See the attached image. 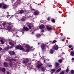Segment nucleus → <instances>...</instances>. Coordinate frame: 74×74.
Returning a JSON list of instances; mask_svg holds the SVG:
<instances>
[{
    "label": "nucleus",
    "instance_id": "nucleus-1",
    "mask_svg": "<svg viewBox=\"0 0 74 74\" xmlns=\"http://www.w3.org/2000/svg\"><path fill=\"white\" fill-rule=\"evenodd\" d=\"M47 45L45 44H43L41 45V47L42 52H44V51H46L45 47H47Z\"/></svg>",
    "mask_w": 74,
    "mask_h": 74
},
{
    "label": "nucleus",
    "instance_id": "nucleus-2",
    "mask_svg": "<svg viewBox=\"0 0 74 74\" xmlns=\"http://www.w3.org/2000/svg\"><path fill=\"white\" fill-rule=\"evenodd\" d=\"M25 47L27 49L26 50L27 52H29V51H31V50H32V47H30V46L28 44L26 45Z\"/></svg>",
    "mask_w": 74,
    "mask_h": 74
},
{
    "label": "nucleus",
    "instance_id": "nucleus-3",
    "mask_svg": "<svg viewBox=\"0 0 74 74\" xmlns=\"http://www.w3.org/2000/svg\"><path fill=\"white\" fill-rule=\"evenodd\" d=\"M2 4V9H7L8 7V6L5 3H1Z\"/></svg>",
    "mask_w": 74,
    "mask_h": 74
},
{
    "label": "nucleus",
    "instance_id": "nucleus-4",
    "mask_svg": "<svg viewBox=\"0 0 74 74\" xmlns=\"http://www.w3.org/2000/svg\"><path fill=\"white\" fill-rule=\"evenodd\" d=\"M29 30V29L28 27L24 26L22 29L21 30V32L23 33H23H24V32H27V31H28Z\"/></svg>",
    "mask_w": 74,
    "mask_h": 74
},
{
    "label": "nucleus",
    "instance_id": "nucleus-5",
    "mask_svg": "<svg viewBox=\"0 0 74 74\" xmlns=\"http://www.w3.org/2000/svg\"><path fill=\"white\" fill-rule=\"evenodd\" d=\"M16 48L17 49H20L21 50V51H25V49L21 45H17L16 47Z\"/></svg>",
    "mask_w": 74,
    "mask_h": 74
},
{
    "label": "nucleus",
    "instance_id": "nucleus-6",
    "mask_svg": "<svg viewBox=\"0 0 74 74\" xmlns=\"http://www.w3.org/2000/svg\"><path fill=\"white\" fill-rule=\"evenodd\" d=\"M29 59L28 58H26L25 59L23 60V64H26L29 62Z\"/></svg>",
    "mask_w": 74,
    "mask_h": 74
},
{
    "label": "nucleus",
    "instance_id": "nucleus-7",
    "mask_svg": "<svg viewBox=\"0 0 74 74\" xmlns=\"http://www.w3.org/2000/svg\"><path fill=\"white\" fill-rule=\"evenodd\" d=\"M46 27L48 31H51V30H52V28L51 27H49L48 25H46Z\"/></svg>",
    "mask_w": 74,
    "mask_h": 74
},
{
    "label": "nucleus",
    "instance_id": "nucleus-8",
    "mask_svg": "<svg viewBox=\"0 0 74 74\" xmlns=\"http://www.w3.org/2000/svg\"><path fill=\"white\" fill-rule=\"evenodd\" d=\"M53 48L55 50H58V49H59V46L58 45H56L54 46L53 47Z\"/></svg>",
    "mask_w": 74,
    "mask_h": 74
},
{
    "label": "nucleus",
    "instance_id": "nucleus-9",
    "mask_svg": "<svg viewBox=\"0 0 74 74\" xmlns=\"http://www.w3.org/2000/svg\"><path fill=\"white\" fill-rule=\"evenodd\" d=\"M9 43L10 45H11V46H10V48H12L14 47V44L12 42H9Z\"/></svg>",
    "mask_w": 74,
    "mask_h": 74
},
{
    "label": "nucleus",
    "instance_id": "nucleus-10",
    "mask_svg": "<svg viewBox=\"0 0 74 74\" xmlns=\"http://www.w3.org/2000/svg\"><path fill=\"white\" fill-rule=\"evenodd\" d=\"M9 53L11 55H14L15 53V52L14 51H10Z\"/></svg>",
    "mask_w": 74,
    "mask_h": 74
},
{
    "label": "nucleus",
    "instance_id": "nucleus-11",
    "mask_svg": "<svg viewBox=\"0 0 74 74\" xmlns=\"http://www.w3.org/2000/svg\"><path fill=\"white\" fill-rule=\"evenodd\" d=\"M39 12L38 10L35 11L34 12V15H38L39 14Z\"/></svg>",
    "mask_w": 74,
    "mask_h": 74
},
{
    "label": "nucleus",
    "instance_id": "nucleus-12",
    "mask_svg": "<svg viewBox=\"0 0 74 74\" xmlns=\"http://www.w3.org/2000/svg\"><path fill=\"white\" fill-rule=\"evenodd\" d=\"M42 65H43V64L42 63L38 64L36 66L37 69H38V68H40L42 66Z\"/></svg>",
    "mask_w": 74,
    "mask_h": 74
},
{
    "label": "nucleus",
    "instance_id": "nucleus-13",
    "mask_svg": "<svg viewBox=\"0 0 74 74\" xmlns=\"http://www.w3.org/2000/svg\"><path fill=\"white\" fill-rule=\"evenodd\" d=\"M39 27L40 29H44L45 28V26L43 25H41L39 26Z\"/></svg>",
    "mask_w": 74,
    "mask_h": 74
},
{
    "label": "nucleus",
    "instance_id": "nucleus-14",
    "mask_svg": "<svg viewBox=\"0 0 74 74\" xmlns=\"http://www.w3.org/2000/svg\"><path fill=\"white\" fill-rule=\"evenodd\" d=\"M3 65L5 67H8V65L7 63V62H4Z\"/></svg>",
    "mask_w": 74,
    "mask_h": 74
},
{
    "label": "nucleus",
    "instance_id": "nucleus-15",
    "mask_svg": "<svg viewBox=\"0 0 74 74\" xmlns=\"http://www.w3.org/2000/svg\"><path fill=\"white\" fill-rule=\"evenodd\" d=\"M49 52L51 54H53V52H54V51L53 49H51L50 50Z\"/></svg>",
    "mask_w": 74,
    "mask_h": 74
},
{
    "label": "nucleus",
    "instance_id": "nucleus-16",
    "mask_svg": "<svg viewBox=\"0 0 74 74\" xmlns=\"http://www.w3.org/2000/svg\"><path fill=\"white\" fill-rule=\"evenodd\" d=\"M25 12V10H19V13L22 14Z\"/></svg>",
    "mask_w": 74,
    "mask_h": 74
},
{
    "label": "nucleus",
    "instance_id": "nucleus-17",
    "mask_svg": "<svg viewBox=\"0 0 74 74\" xmlns=\"http://www.w3.org/2000/svg\"><path fill=\"white\" fill-rule=\"evenodd\" d=\"M71 55L72 56H74V51H71Z\"/></svg>",
    "mask_w": 74,
    "mask_h": 74
},
{
    "label": "nucleus",
    "instance_id": "nucleus-18",
    "mask_svg": "<svg viewBox=\"0 0 74 74\" xmlns=\"http://www.w3.org/2000/svg\"><path fill=\"white\" fill-rule=\"evenodd\" d=\"M28 26L29 27V28L30 29H32V27H33V25L32 24H29L28 25Z\"/></svg>",
    "mask_w": 74,
    "mask_h": 74
},
{
    "label": "nucleus",
    "instance_id": "nucleus-19",
    "mask_svg": "<svg viewBox=\"0 0 74 74\" xmlns=\"http://www.w3.org/2000/svg\"><path fill=\"white\" fill-rule=\"evenodd\" d=\"M2 72H3V73H5V69L4 68H2V70L1 71Z\"/></svg>",
    "mask_w": 74,
    "mask_h": 74
},
{
    "label": "nucleus",
    "instance_id": "nucleus-20",
    "mask_svg": "<svg viewBox=\"0 0 74 74\" xmlns=\"http://www.w3.org/2000/svg\"><path fill=\"white\" fill-rule=\"evenodd\" d=\"M55 66L56 67H58L59 66V64L58 62H56L55 63Z\"/></svg>",
    "mask_w": 74,
    "mask_h": 74
},
{
    "label": "nucleus",
    "instance_id": "nucleus-21",
    "mask_svg": "<svg viewBox=\"0 0 74 74\" xmlns=\"http://www.w3.org/2000/svg\"><path fill=\"white\" fill-rule=\"evenodd\" d=\"M11 27L10 26H8L7 27V30H11Z\"/></svg>",
    "mask_w": 74,
    "mask_h": 74
},
{
    "label": "nucleus",
    "instance_id": "nucleus-22",
    "mask_svg": "<svg viewBox=\"0 0 74 74\" xmlns=\"http://www.w3.org/2000/svg\"><path fill=\"white\" fill-rule=\"evenodd\" d=\"M62 69H61V68H60L58 70H57L56 72L57 73H59L60 71V70H61Z\"/></svg>",
    "mask_w": 74,
    "mask_h": 74
},
{
    "label": "nucleus",
    "instance_id": "nucleus-23",
    "mask_svg": "<svg viewBox=\"0 0 74 74\" xmlns=\"http://www.w3.org/2000/svg\"><path fill=\"white\" fill-rule=\"evenodd\" d=\"M41 35L40 34H38L37 36H36V37L37 38H40V36H41Z\"/></svg>",
    "mask_w": 74,
    "mask_h": 74
},
{
    "label": "nucleus",
    "instance_id": "nucleus-24",
    "mask_svg": "<svg viewBox=\"0 0 74 74\" xmlns=\"http://www.w3.org/2000/svg\"><path fill=\"white\" fill-rule=\"evenodd\" d=\"M10 49V47H7L5 48V51H8V49Z\"/></svg>",
    "mask_w": 74,
    "mask_h": 74
},
{
    "label": "nucleus",
    "instance_id": "nucleus-25",
    "mask_svg": "<svg viewBox=\"0 0 74 74\" xmlns=\"http://www.w3.org/2000/svg\"><path fill=\"white\" fill-rule=\"evenodd\" d=\"M0 41L1 42V44H4V42H3V40L1 39L0 40Z\"/></svg>",
    "mask_w": 74,
    "mask_h": 74
},
{
    "label": "nucleus",
    "instance_id": "nucleus-26",
    "mask_svg": "<svg viewBox=\"0 0 74 74\" xmlns=\"http://www.w3.org/2000/svg\"><path fill=\"white\" fill-rule=\"evenodd\" d=\"M58 62L59 63H62L63 62V60L61 59H60L58 60Z\"/></svg>",
    "mask_w": 74,
    "mask_h": 74
},
{
    "label": "nucleus",
    "instance_id": "nucleus-27",
    "mask_svg": "<svg viewBox=\"0 0 74 74\" xmlns=\"http://www.w3.org/2000/svg\"><path fill=\"white\" fill-rule=\"evenodd\" d=\"M41 69L43 71H45V70H44L45 69L44 67H41Z\"/></svg>",
    "mask_w": 74,
    "mask_h": 74
},
{
    "label": "nucleus",
    "instance_id": "nucleus-28",
    "mask_svg": "<svg viewBox=\"0 0 74 74\" xmlns=\"http://www.w3.org/2000/svg\"><path fill=\"white\" fill-rule=\"evenodd\" d=\"M51 71H53V72H55V71H56V70H55V69H52L51 70Z\"/></svg>",
    "mask_w": 74,
    "mask_h": 74
},
{
    "label": "nucleus",
    "instance_id": "nucleus-29",
    "mask_svg": "<svg viewBox=\"0 0 74 74\" xmlns=\"http://www.w3.org/2000/svg\"><path fill=\"white\" fill-rule=\"evenodd\" d=\"M71 73L72 74H74V71L73 70H72L71 71Z\"/></svg>",
    "mask_w": 74,
    "mask_h": 74
},
{
    "label": "nucleus",
    "instance_id": "nucleus-30",
    "mask_svg": "<svg viewBox=\"0 0 74 74\" xmlns=\"http://www.w3.org/2000/svg\"><path fill=\"white\" fill-rule=\"evenodd\" d=\"M51 22H52L53 23H55V20L54 19H52L51 20Z\"/></svg>",
    "mask_w": 74,
    "mask_h": 74
},
{
    "label": "nucleus",
    "instance_id": "nucleus-31",
    "mask_svg": "<svg viewBox=\"0 0 74 74\" xmlns=\"http://www.w3.org/2000/svg\"><path fill=\"white\" fill-rule=\"evenodd\" d=\"M69 71V68H67L66 70V73H68Z\"/></svg>",
    "mask_w": 74,
    "mask_h": 74
},
{
    "label": "nucleus",
    "instance_id": "nucleus-32",
    "mask_svg": "<svg viewBox=\"0 0 74 74\" xmlns=\"http://www.w3.org/2000/svg\"><path fill=\"white\" fill-rule=\"evenodd\" d=\"M57 42V41L56 40H54L53 41V44H55V42Z\"/></svg>",
    "mask_w": 74,
    "mask_h": 74
},
{
    "label": "nucleus",
    "instance_id": "nucleus-33",
    "mask_svg": "<svg viewBox=\"0 0 74 74\" xmlns=\"http://www.w3.org/2000/svg\"><path fill=\"white\" fill-rule=\"evenodd\" d=\"M60 74H64V71H63Z\"/></svg>",
    "mask_w": 74,
    "mask_h": 74
},
{
    "label": "nucleus",
    "instance_id": "nucleus-34",
    "mask_svg": "<svg viewBox=\"0 0 74 74\" xmlns=\"http://www.w3.org/2000/svg\"><path fill=\"white\" fill-rule=\"evenodd\" d=\"M10 67H12V62H11L10 63Z\"/></svg>",
    "mask_w": 74,
    "mask_h": 74
},
{
    "label": "nucleus",
    "instance_id": "nucleus-35",
    "mask_svg": "<svg viewBox=\"0 0 74 74\" xmlns=\"http://www.w3.org/2000/svg\"><path fill=\"white\" fill-rule=\"evenodd\" d=\"M25 19L24 18H22L21 19V21H23H23H25Z\"/></svg>",
    "mask_w": 74,
    "mask_h": 74
},
{
    "label": "nucleus",
    "instance_id": "nucleus-36",
    "mask_svg": "<svg viewBox=\"0 0 74 74\" xmlns=\"http://www.w3.org/2000/svg\"><path fill=\"white\" fill-rule=\"evenodd\" d=\"M9 61H10V62H13V59H10L9 60Z\"/></svg>",
    "mask_w": 74,
    "mask_h": 74
},
{
    "label": "nucleus",
    "instance_id": "nucleus-37",
    "mask_svg": "<svg viewBox=\"0 0 74 74\" xmlns=\"http://www.w3.org/2000/svg\"><path fill=\"white\" fill-rule=\"evenodd\" d=\"M68 47L69 48H72V46L70 45Z\"/></svg>",
    "mask_w": 74,
    "mask_h": 74
},
{
    "label": "nucleus",
    "instance_id": "nucleus-38",
    "mask_svg": "<svg viewBox=\"0 0 74 74\" xmlns=\"http://www.w3.org/2000/svg\"><path fill=\"white\" fill-rule=\"evenodd\" d=\"M41 32L42 33H43V32H44V29H42L41 30Z\"/></svg>",
    "mask_w": 74,
    "mask_h": 74
},
{
    "label": "nucleus",
    "instance_id": "nucleus-39",
    "mask_svg": "<svg viewBox=\"0 0 74 74\" xmlns=\"http://www.w3.org/2000/svg\"><path fill=\"white\" fill-rule=\"evenodd\" d=\"M47 19L48 21H50V18H49V17H48L47 18Z\"/></svg>",
    "mask_w": 74,
    "mask_h": 74
},
{
    "label": "nucleus",
    "instance_id": "nucleus-40",
    "mask_svg": "<svg viewBox=\"0 0 74 74\" xmlns=\"http://www.w3.org/2000/svg\"><path fill=\"white\" fill-rule=\"evenodd\" d=\"M7 74H11V73H10V72L9 71H7Z\"/></svg>",
    "mask_w": 74,
    "mask_h": 74
},
{
    "label": "nucleus",
    "instance_id": "nucleus-41",
    "mask_svg": "<svg viewBox=\"0 0 74 74\" xmlns=\"http://www.w3.org/2000/svg\"><path fill=\"white\" fill-rule=\"evenodd\" d=\"M38 63L39 64H41V62H40V61H38Z\"/></svg>",
    "mask_w": 74,
    "mask_h": 74
},
{
    "label": "nucleus",
    "instance_id": "nucleus-42",
    "mask_svg": "<svg viewBox=\"0 0 74 74\" xmlns=\"http://www.w3.org/2000/svg\"><path fill=\"white\" fill-rule=\"evenodd\" d=\"M2 67H0V71H1L2 70Z\"/></svg>",
    "mask_w": 74,
    "mask_h": 74
},
{
    "label": "nucleus",
    "instance_id": "nucleus-43",
    "mask_svg": "<svg viewBox=\"0 0 74 74\" xmlns=\"http://www.w3.org/2000/svg\"><path fill=\"white\" fill-rule=\"evenodd\" d=\"M71 60H72V61H74V58H73L71 59Z\"/></svg>",
    "mask_w": 74,
    "mask_h": 74
},
{
    "label": "nucleus",
    "instance_id": "nucleus-44",
    "mask_svg": "<svg viewBox=\"0 0 74 74\" xmlns=\"http://www.w3.org/2000/svg\"><path fill=\"white\" fill-rule=\"evenodd\" d=\"M6 25H7V23H5L3 24V26H6Z\"/></svg>",
    "mask_w": 74,
    "mask_h": 74
},
{
    "label": "nucleus",
    "instance_id": "nucleus-45",
    "mask_svg": "<svg viewBox=\"0 0 74 74\" xmlns=\"http://www.w3.org/2000/svg\"><path fill=\"white\" fill-rule=\"evenodd\" d=\"M8 25H11L12 24L11 23H8Z\"/></svg>",
    "mask_w": 74,
    "mask_h": 74
},
{
    "label": "nucleus",
    "instance_id": "nucleus-46",
    "mask_svg": "<svg viewBox=\"0 0 74 74\" xmlns=\"http://www.w3.org/2000/svg\"><path fill=\"white\" fill-rule=\"evenodd\" d=\"M13 61H16V59H13Z\"/></svg>",
    "mask_w": 74,
    "mask_h": 74
},
{
    "label": "nucleus",
    "instance_id": "nucleus-47",
    "mask_svg": "<svg viewBox=\"0 0 74 74\" xmlns=\"http://www.w3.org/2000/svg\"><path fill=\"white\" fill-rule=\"evenodd\" d=\"M31 34H34V32H33L32 33H31Z\"/></svg>",
    "mask_w": 74,
    "mask_h": 74
},
{
    "label": "nucleus",
    "instance_id": "nucleus-48",
    "mask_svg": "<svg viewBox=\"0 0 74 74\" xmlns=\"http://www.w3.org/2000/svg\"><path fill=\"white\" fill-rule=\"evenodd\" d=\"M2 7V4H0V8H1Z\"/></svg>",
    "mask_w": 74,
    "mask_h": 74
},
{
    "label": "nucleus",
    "instance_id": "nucleus-49",
    "mask_svg": "<svg viewBox=\"0 0 74 74\" xmlns=\"http://www.w3.org/2000/svg\"><path fill=\"white\" fill-rule=\"evenodd\" d=\"M64 39H62L61 40V41H64Z\"/></svg>",
    "mask_w": 74,
    "mask_h": 74
},
{
    "label": "nucleus",
    "instance_id": "nucleus-50",
    "mask_svg": "<svg viewBox=\"0 0 74 74\" xmlns=\"http://www.w3.org/2000/svg\"><path fill=\"white\" fill-rule=\"evenodd\" d=\"M1 50H2V48H1V47H0V51H1Z\"/></svg>",
    "mask_w": 74,
    "mask_h": 74
},
{
    "label": "nucleus",
    "instance_id": "nucleus-51",
    "mask_svg": "<svg viewBox=\"0 0 74 74\" xmlns=\"http://www.w3.org/2000/svg\"><path fill=\"white\" fill-rule=\"evenodd\" d=\"M73 48L72 47V48H71L70 49L71 50H73Z\"/></svg>",
    "mask_w": 74,
    "mask_h": 74
},
{
    "label": "nucleus",
    "instance_id": "nucleus-52",
    "mask_svg": "<svg viewBox=\"0 0 74 74\" xmlns=\"http://www.w3.org/2000/svg\"><path fill=\"white\" fill-rule=\"evenodd\" d=\"M49 66L50 67H52V65H49Z\"/></svg>",
    "mask_w": 74,
    "mask_h": 74
},
{
    "label": "nucleus",
    "instance_id": "nucleus-53",
    "mask_svg": "<svg viewBox=\"0 0 74 74\" xmlns=\"http://www.w3.org/2000/svg\"><path fill=\"white\" fill-rule=\"evenodd\" d=\"M17 1H21V0H16Z\"/></svg>",
    "mask_w": 74,
    "mask_h": 74
},
{
    "label": "nucleus",
    "instance_id": "nucleus-54",
    "mask_svg": "<svg viewBox=\"0 0 74 74\" xmlns=\"http://www.w3.org/2000/svg\"><path fill=\"white\" fill-rule=\"evenodd\" d=\"M30 64H31V63H28V65H30Z\"/></svg>",
    "mask_w": 74,
    "mask_h": 74
},
{
    "label": "nucleus",
    "instance_id": "nucleus-55",
    "mask_svg": "<svg viewBox=\"0 0 74 74\" xmlns=\"http://www.w3.org/2000/svg\"><path fill=\"white\" fill-rule=\"evenodd\" d=\"M10 16L8 15L7 16V18H9Z\"/></svg>",
    "mask_w": 74,
    "mask_h": 74
},
{
    "label": "nucleus",
    "instance_id": "nucleus-56",
    "mask_svg": "<svg viewBox=\"0 0 74 74\" xmlns=\"http://www.w3.org/2000/svg\"><path fill=\"white\" fill-rule=\"evenodd\" d=\"M7 13L8 14V15H9V13L8 12H7Z\"/></svg>",
    "mask_w": 74,
    "mask_h": 74
},
{
    "label": "nucleus",
    "instance_id": "nucleus-57",
    "mask_svg": "<svg viewBox=\"0 0 74 74\" xmlns=\"http://www.w3.org/2000/svg\"><path fill=\"white\" fill-rule=\"evenodd\" d=\"M53 72H51V74H53Z\"/></svg>",
    "mask_w": 74,
    "mask_h": 74
},
{
    "label": "nucleus",
    "instance_id": "nucleus-58",
    "mask_svg": "<svg viewBox=\"0 0 74 74\" xmlns=\"http://www.w3.org/2000/svg\"><path fill=\"white\" fill-rule=\"evenodd\" d=\"M62 55H63L64 54V52H62Z\"/></svg>",
    "mask_w": 74,
    "mask_h": 74
},
{
    "label": "nucleus",
    "instance_id": "nucleus-59",
    "mask_svg": "<svg viewBox=\"0 0 74 74\" xmlns=\"http://www.w3.org/2000/svg\"><path fill=\"white\" fill-rule=\"evenodd\" d=\"M44 63H45V60H44Z\"/></svg>",
    "mask_w": 74,
    "mask_h": 74
},
{
    "label": "nucleus",
    "instance_id": "nucleus-60",
    "mask_svg": "<svg viewBox=\"0 0 74 74\" xmlns=\"http://www.w3.org/2000/svg\"><path fill=\"white\" fill-rule=\"evenodd\" d=\"M34 9H32V10H33V11H34Z\"/></svg>",
    "mask_w": 74,
    "mask_h": 74
},
{
    "label": "nucleus",
    "instance_id": "nucleus-61",
    "mask_svg": "<svg viewBox=\"0 0 74 74\" xmlns=\"http://www.w3.org/2000/svg\"><path fill=\"white\" fill-rule=\"evenodd\" d=\"M55 3H56L55 0H54V3H55Z\"/></svg>",
    "mask_w": 74,
    "mask_h": 74
},
{
    "label": "nucleus",
    "instance_id": "nucleus-62",
    "mask_svg": "<svg viewBox=\"0 0 74 74\" xmlns=\"http://www.w3.org/2000/svg\"><path fill=\"white\" fill-rule=\"evenodd\" d=\"M58 34V33H56V34Z\"/></svg>",
    "mask_w": 74,
    "mask_h": 74
},
{
    "label": "nucleus",
    "instance_id": "nucleus-63",
    "mask_svg": "<svg viewBox=\"0 0 74 74\" xmlns=\"http://www.w3.org/2000/svg\"><path fill=\"white\" fill-rule=\"evenodd\" d=\"M38 44H40V43H38Z\"/></svg>",
    "mask_w": 74,
    "mask_h": 74
},
{
    "label": "nucleus",
    "instance_id": "nucleus-64",
    "mask_svg": "<svg viewBox=\"0 0 74 74\" xmlns=\"http://www.w3.org/2000/svg\"><path fill=\"white\" fill-rule=\"evenodd\" d=\"M25 74H26V72L25 73Z\"/></svg>",
    "mask_w": 74,
    "mask_h": 74
}]
</instances>
